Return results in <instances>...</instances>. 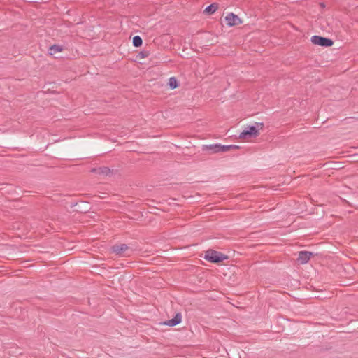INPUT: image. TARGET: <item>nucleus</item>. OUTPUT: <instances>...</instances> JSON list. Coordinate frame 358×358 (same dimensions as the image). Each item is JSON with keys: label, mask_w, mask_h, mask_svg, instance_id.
<instances>
[{"label": "nucleus", "mask_w": 358, "mask_h": 358, "mask_svg": "<svg viewBox=\"0 0 358 358\" xmlns=\"http://www.w3.org/2000/svg\"><path fill=\"white\" fill-rule=\"evenodd\" d=\"M262 127V123H257V126L248 125L239 134L238 138L244 141L255 138L259 135V130Z\"/></svg>", "instance_id": "obj_1"}, {"label": "nucleus", "mask_w": 358, "mask_h": 358, "mask_svg": "<svg viewBox=\"0 0 358 358\" xmlns=\"http://www.w3.org/2000/svg\"><path fill=\"white\" fill-rule=\"evenodd\" d=\"M204 258L209 262L216 263L223 261L226 257L220 252L208 250L206 252Z\"/></svg>", "instance_id": "obj_2"}, {"label": "nucleus", "mask_w": 358, "mask_h": 358, "mask_svg": "<svg viewBox=\"0 0 358 358\" xmlns=\"http://www.w3.org/2000/svg\"><path fill=\"white\" fill-rule=\"evenodd\" d=\"M310 41L313 44L322 47H330L334 43L332 40L320 36H313Z\"/></svg>", "instance_id": "obj_3"}, {"label": "nucleus", "mask_w": 358, "mask_h": 358, "mask_svg": "<svg viewBox=\"0 0 358 358\" xmlns=\"http://www.w3.org/2000/svg\"><path fill=\"white\" fill-rule=\"evenodd\" d=\"M225 21L227 22V24L228 26H235V25H238V24H241L242 23V21L238 17V15L231 13L229 14H228L226 17H225Z\"/></svg>", "instance_id": "obj_4"}, {"label": "nucleus", "mask_w": 358, "mask_h": 358, "mask_svg": "<svg viewBox=\"0 0 358 358\" xmlns=\"http://www.w3.org/2000/svg\"><path fill=\"white\" fill-rule=\"evenodd\" d=\"M233 145H220V144H214L209 145V149L211 150L213 152H226L230 150H231Z\"/></svg>", "instance_id": "obj_5"}, {"label": "nucleus", "mask_w": 358, "mask_h": 358, "mask_svg": "<svg viewBox=\"0 0 358 358\" xmlns=\"http://www.w3.org/2000/svg\"><path fill=\"white\" fill-rule=\"evenodd\" d=\"M312 255V252H310L301 251L299 254L297 259L301 264H306L308 262Z\"/></svg>", "instance_id": "obj_6"}, {"label": "nucleus", "mask_w": 358, "mask_h": 358, "mask_svg": "<svg viewBox=\"0 0 358 358\" xmlns=\"http://www.w3.org/2000/svg\"><path fill=\"white\" fill-rule=\"evenodd\" d=\"M181 322V315L177 313L175 317L164 322V324L169 327H174Z\"/></svg>", "instance_id": "obj_7"}, {"label": "nucleus", "mask_w": 358, "mask_h": 358, "mask_svg": "<svg viewBox=\"0 0 358 358\" xmlns=\"http://www.w3.org/2000/svg\"><path fill=\"white\" fill-rule=\"evenodd\" d=\"M128 249L126 244H121L113 247V252L118 255H122L123 253Z\"/></svg>", "instance_id": "obj_8"}, {"label": "nucleus", "mask_w": 358, "mask_h": 358, "mask_svg": "<svg viewBox=\"0 0 358 358\" xmlns=\"http://www.w3.org/2000/svg\"><path fill=\"white\" fill-rule=\"evenodd\" d=\"M217 9V6L215 3L210 4L205 8L204 12L208 14L215 13Z\"/></svg>", "instance_id": "obj_9"}, {"label": "nucleus", "mask_w": 358, "mask_h": 358, "mask_svg": "<svg viewBox=\"0 0 358 358\" xmlns=\"http://www.w3.org/2000/svg\"><path fill=\"white\" fill-rule=\"evenodd\" d=\"M169 85L171 89H176L178 86V82L175 77H171L169 79Z\"/></svg>", "instance_id": "obj_10"}, {"label": "nucleus", "mask_w": 358, "mask_h": 358, "mask_svg": "<svg viewBox=\"0 0 358 358\" xmlns=\"http://www.w3.org/2000/svg\"><path fill=\"white\" fill-rule=\"evenodd\" d=\"M62 48L59 45H52L49 49V52L50 55H54L57 52H61Z\"/></svg>", "instance_id": "obj_11"}, {"label": "nucleus", "mask_w": 358, "mask_h": 358, "mask_svg": "<svg viewBox=\"0 0 358 358\" xmlns=\"http://www.w3.org/2000/svg\"><path fill=\"white\" fill-rule=\"evenodd\" d=\"M132 42L134 47H140L142 45L143 41L139 36H135L133 38Z\"/></svg>", "instance_id": "obj_12"}, {"label": "nucleus", "mask_w": 358, "mask_h": 358, "mask_svg": "<svg viewBox=\"0 0 358 358\" xmlns=\"http://www.w3.org/2000/svg\"><path fill=\"white\" fill-rule=\"evenodd\" d=\"M232 148L231 149H237L238 148V145H232Z\"/></svg>", "instance_id": "obj_13"}]
</instances>
